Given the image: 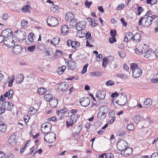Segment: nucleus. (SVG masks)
I'll use <instances>...</instances> for the list:
<instances>
[{"instance_id": "8fccbe9b", "label": "nucleus", "mask_w": 158, "mask_h": 158, "mask_svg": "<svg viewBox=\"0 0 158 158\" xmlns=\"http://www.w3.org/2000/svg\"><path fill=\"white\" fill-rule=\"evenodd\" d=\"M66 127H71L75 123H74V122H73L72 120H70L69 119V121H67L66 122Z\"/></svg>"}, {"instance_id": "f3484780", "label": "nucleus", "mask_w": 158, "mask_h": 158, "mask_svg": "<svg viewBox=\"0 0 158 158\" xmlns=\"http://www.w3.org/2000/svg\"><path fill=\"white\" fill-rule=\"evenodd\" d=\"M106 93L103 90H98L97 91L96 96L98 99H103L105 98Z\"/></svg>"}, {"instance_id": "0eeeda50", "label": "nucleus", "mask_w": 158, "mask_h": 158, "mask_svg": "<svg viewBox=\"0 0 158 158\" xmlns=\"http://www.w3.org/2000/svg\"><path fill=\"white\" fill-rule=\"evenodd\" d=\"M79 102L81 106L84 107H86L89 105L90 100L87 97H84L80 99Z\"/></svg>"}, {"instance_id": "bb28decb", "label": "nucleus", "mask_w": 158, "mask_h": 158, "mask_svg": "<svg viewBox=\"0 0 158 158\" xmlns=\"http://www.w3.org/2000/svg\"><path fill=\"white\" fill-rule=\"evenodd\" d=\"M60 38L56 36L53 38L52 40H50V43L53 45H56L59 42Z\"/></svg>"}, {"instance_id": "c85d7f7f", "label": "nucleus", "mask_w": 158, "mask_h": 158, "mask_svg": "<svg viewBox=\"0 0 158 158\" xmlns=\"http://www.w3.org/2000/svg\"><path fill=\"white\" fill-rule=\"evenodd\" d=\"M19 36V39L22 40H25L26 37V34L23 31H20L18 34Z\"/></svg>"}, {"instance_id": "f704fd0d", "label": "nucleus", "mask_w": 158, "mask_h": 158, "mask_svg": "<svg viewBox=\"0 0 158 158\" xmlns=\"http://www.w3.org/2000/svg\"><path fill=\"white\" fill-rule=\"evenodd\" d=\"M69 23L70 26H71L73 28L74 26H76L77 23L76 22L77 21L75 19L73 18L70 20H69Z\"/></svg>"}, {"instance_id": "bf43d9fd", "label": "nucleus", "mask_w": 158, "mask_h": 158, "mask_svg": "<svg viewBox=\"0 0 158 158\" xmlns=\"http://www.w3.org/2000/svg\"><path fill=\"white\" fill-rule=\"evenodd\" d=\"M135 51V52L139 55H141L142 54V50L140 49V48L139 47V48H136Z\"/></svg>"}, {"instance_id": "1a4fd4ad", "label": "nucleus", "mask_w": 158, "mask_h": 158, "mask_svg": "<svg viewBox=\"0 0 158 158\" xmlns=\"http://www.w3.org/2000/svg\"><path fill=\"white\" fill-rule=\"evenodd\" d=\"M13 31L9 28H7L2 31L1 35L5 39H8L7 37L13 35Z\"/></svg>"}, {"instance_id": "4468645a", "label": "nucleus", "mask_w": 158, "mask_h": 158, "mask_svg": "<svg viewBox=\"0 0 158 158\" xmlns=\"http://www.w3.org/2000/svg\"><path fill=\"white\" fill-rule=\"evenodd\" d=\"M133 34L131 32H127L125 35L124 38V40L125 42H127L133 40Z\"/></svg>"}, {"instance_id": "7ed1b4c3", "label": "nucleus", "mask_w": 158, "mask_h": 158, "mask_svg": "<svg viewBox=\"0 0 158 158\" xmlns=\"http://www.w3.org/2000/svg\"><path fill=\"white\" fill-rule=\"evenodd\" d=\"M52 127L51 124L48 122H47L42 124L41 130L44 134L49 133L48 132L51 130Z\"/></svg>"}, {"instance_id": "58836bf2", "label": "nucleus", "mask_w": 158, "mask_h": 158, "mask_svg": "<svg viewBox=\"0 0 158 158\" xmlns=\"http://www.w3.org/2000/svg\"><path fill=\"white\" fill-rule=\"evenodd\" d=\"M141 118V117L139 115L135 116L133 117L132 119L135 123H137L140 120L139 119Z\"/></svg>"}, {"instance_id": "338daca9", "label": "nucleus", "mask_w": 158, "mask_h": 158, "mask_svg": "<svg viewBox=\"0 0 158 158\" xmlns=\"http://www.w3.org/2000/svg\"><path fill=\"white\" fill-rule=\"evenodd\" d=\"M30 119V116L28 115H26L24 116V120L25 123H27Z\"/></svg>"}, {"instance_id": "69168bd1", "label": "nucleus", "mask_w": 158, "mask_h": 158, "mask_svg": "<svg viewBox=\"0 0 158 158\" xmlns=\"http://www.w3.org/2000/svg\"><path fill=\"white\" fill-rule=\"evenodd\" d=\"M124 7V4L122 3L121 4H120L116 8V9L117 10H120L123 8Z\"/></svg>"}, {"instance_id": "dca6fc26", "label": "nucleus", "mask_w": 158, "mask_h": 158, "mask_svg": "<svg viewBox=\"0 0 158 158\" xmlns=\"http://www.w3.org/2000/svg\"><path fill=\"white\" fill-rule=\"evenodd\" d=\"M8 142L11 146H14L16 143L17 142L16 136L15 134H13L10 137Z\"/></svg>"}, {"instance_id": "473e14b6", "label": "nucleus", "mask_w": 158, "mask_h": 158, "mask_svg": "<svg viewBox=\"0 0 158 158\" xmlns=\"http://www.w3.org/2000/svg\"><path fill=\"white\" fill-rule=\"evenodd\" d=\"M6 125L5 123L0 124V131L4 132L6 131Z\"/></svg>"}, {"instance_id": "37998d69", "label": "nucleus", "mask_w": 158, "mask_h": 158, "mask_svg": "<svg viewBox=\"0 0 158 158\" xmlns=\"http://www.w3.org/2000/svg\"><path fill=\"white\" fill-rule=\"evenodd\" d=\"M104 58H106V61L108 63L111 62L114 60V57L111 56H108V57H104Z\"/></svg>"}, {"instance_id": "4c0bfd02", "label": "nucleus", "mask_w": 158, "mask_h": 158, "mask_svg": "<svg viewBox=\"0 0 158 158\" xmlns=\"http://www.w3.org/2000/svg\"><path fill=\"white\" fill-rule=\"evenodd\" d=\"M21 26L23 28H25L27 27L28 23L27 20L25 19H23L21 21Z\"/></svg>"}, {"instance_id": "6e6d98bb", "label": "nucleus", "mask_w": 158, "mask_h": 158, "mask_svg": "<svg viewBox=\"0 0 158 158\" xmlns=\"http://www.w3.org/2000/svg\"><path fill=\"white\" fill-rule=\"evenodd\" d=\"M80 45V43L77 41H72V47L74 48L76 46L78 47Z\"/></svg>"}, {"instance_id": "7c9ffc66", "label": "nucleus", "mask_w": 158, "mask_h": 158, "mask_svg": "<svg viewBox=\"0 0 158 158\" xmlns=\"http://www.w3.org/2000/svg\"><path fill=\"white\" fill-rule=\"evenodd\" d=\"M66 68V66L64 65L62 66L61 67L58 68L57 70V73L60 75L62 74Z\"/></svg>"}, {"instance_id": "a18cd8bd", "label": "nucleus", "mask_w": 158, "mask_h": 158, "mask_svg": "<svg viewBox=\"0 0 158 158\" xmlns=\"http://www.w3.org/2000/svg\"><path fill=\"white\" fill-rule=\"evenodd\" d=\"M31 7L30 5H26L24 6L22 8V10L23 12H25L29 11L30 9H31Z\"/></svg>"}, {"instance_id": "2f4dec72", "label": "nucleus", "mask_w": 158, "mask_h": 158, "mask_svg": "<svg viewBox=\"0 0 158 158\" xmlns=\"http://www.w3.org/2000/svg\"><path fill=\"white\" fill-rule=\"evenodd\" d=\"M46 91V89L43 87L39 88L37 90V93L40 95L44 94Z\"/></svg>"}, {"instance_id": "5fc2aeb1", "label": "nucleus", "mask_w": 158, "mask_h": 158, "mask_svg": "<svg viewBox=\"0 0 158 158\" xmlns=\"http://www.w3.org/2000/svg\"><path fill=\"white\" fill-rule=\"evenodd\" d=\"M36 46L35 45L32 46L28 47L27 48V50L29 52H32L36 49Z\"/></svg>"}, {"instance_id": "423d86ee", "label": "nucleus", "mask_w": 158, "mask_h": 158, "mask_svg": "<svg viewBox=\"0 0 158 158\" xmlns=\"http://www.w3.org/2000/svg\"><path fill=\"white\" fill-rule=\"evenodd\" d=\"M128 145L127 142L125 140L121 139L118 142L117 148L122 152L127 147Z\"/></svg>"}, {"instance_id": "a211bd4d", "label": "nucleus", "mask_w": 158, "mask_h": 158, "mask_svg": "<svg viewBox=\"0 0 158 158\" xmlns=\"http://www.w3.org/2000/svg\"><path fill=\"white\" fill-rule=\"evenodd\" d=\"M49 104L53 108L57 106L58 102L57 99L55 97H54L49 102Z\"/></svg>"}, {"instance_id": "ddd939ff", "label": "nucleus", "mask_w": 158, "mask_h": 158, "mask_svg": "<svg viewBox=\"0 0 158 158\" xmlns=\"http://www.w3.org/2000/svg\"><path fill=\"white\" fill-rule=\"evenodd\" d=\"M68 84L67 83L61 82L58 85V88L59 90L64 91L68 89Z\"/></svg>"}, {"instance_id": "6ab92c4d", "label": "nucleus", "mask_w": 158, "mask_h": 158, "mask_svg": "<svg viewBox=\"0 0 158 158\" xmlns=\"http://www.w3.org/2000/svg\"><path fill=\"white\" fill-rule=\"evenodd\" d=\"M143 54L144 57L147 59H152L153 58L154 53L148 49Z\"/></svg>"}, {"instance_id": "9b49d317", "label": "nucleus", "mask_w": 158, "mask_h": 158, "mask_svg": "<svg viewBox=\"0 0 158 158\" xmlns=\"http://www.w3.org/2000/svg\"><path fill=\"white\" fill-rule=\"evenodd\" d=\"M86 22L85 21L79 22L77 23L75 27L77 31H80L85 27Z\"/></svg>"}, {"instance_id": "0e129e2a", "label": "nucleus", "mask_w": 158, "mask_h": 158, "mask_svg": "<svg viewBox=\"0 0 158 158\" xmlns=\"http://www.w3.org/2000/svg\"><path fill=\"white\" fill-rule=\"evenodd\" d=\"M92 3V2H91L87 1L85 2V5L86 7L89 8Z\"/></svg>"}, {"instance_id": "aec40b11", "label": "nucleus", "mask_w": 158, "mask_h": 158, "mask_svg": "<svg viewBox=\"0 0 158 158\" xmlns=\"http://www.w3.org/2000/svg\"><path fill=\"white\" fill-rule=\"evenodd\" d=\"M68 65L70 69L74 70L76 68V62L72 60H70L68 61Z\"/></svg>"}, {"instance_id": "393cba45", "label": "nucleus", "mask_w": 158, "mask_h": 158, "mask_svg": "<svg viewBox=\"0 0 158 158\" xmlns=\"http://www.w3.org/2000/svg\"><path fill=\"white\" fill-rule=\"evenodd\" d=\"M24 78L23 75L21 74H19L16 77L15 81L17 83L20 84L23 81Z\"/></svg>"}, {"instance_id": "79ce46f5", "label": "nucleus", "mask_w": 158, "mask_h": 158, "mask_svg": "<svg viewBox=\"0 0 158 158\" xmlns=\"http://www.w3.org/2000/svg\"><path fill=\"white\" fill-rule=\"evenodd\" d=\"M90 74L92 76L95 77L101 76L102 75V73L100 72L96 71L95 72H92L90 73Z\"/></svg>"}, {"instance_id": "774afa93", "label": "nucleus", "mask_w": 158, "mask_h": 158, "mask_svg": "<svg viewBox=\"0 0 158 158\" xmlns=\"http://www.w3.org/2000/svg\"><path fill=\"white\" fill-rule=\"evenodd\" d=\"M150 158H158V152L153 153L151 155Z\"/></svg>"}, {"instance_id": "4d7b16f0", "label": "nucleus", "mask_w": 158, "mask_h": 158, "mask_svg": "<svg viewBox=\"0 0 158 158\" xmlns=\"http://www.w3.org/2000/svg\"><path fill=\"white\" fill-rule=\"evenodd\" d=\"M116 41V39L114 37H110L109 38V41L110 43L113 44Z\"/></svg>"}, {"instance_id": "72a5a7b5", "label": "nucleus", "mask_w": 158, "mask_h": 158, "mask_svg": "<svg viewBox=\"0 0 158 158\" xmlns=\"http://www.w3.org/2000/svg\"><path fill=\"white\" fill-rule=\"evenodd\" d=\"M146 17H142L139 19L138 22V24L139 25H142L144 27V23H145L146 19H145Z\"/></svg>"}, {"instance_id": "a878e982", "label": "nucleus", "mask_w": 158, "mask_h": 158, "mask_svg": "<svg viewBox=\"0 0 158 158\" xmlns=\"http://www.w3.org/2000/svg\"><path fill=\"white\" fill-rule=\"evenodd\" d=\"M86 46H88L89 47H93L94 45H91L90 44H93L95 41V40L94 38H90L89 39L86 40Z\"/></svg>"}, {"instance_id": "ea45409f", "label": "nucleus", "mask_w": 158, "mask_h": 158, "mask_svg": "<svg viewBox=\"0 0 158 158\" xmlns=\"http://www.w3.org/2000/svg\"><path fill=\"white\" fill-rule=\"evenodd\" d=\"M140 48V49H141L142 50V54H143L146 51L148 50V49L147 46L145 44L141 46Z\"/></svg>"}, {"instance_id": "3c124183", "label": "nucleus", "mask_w": 158, "mask_h": 158, "mask_svg": "<svg viewBox=\"0 0 158 158\" xmlns=\"http://www.w3.org/2000/svg\"><path fill=\"white\" fill-rule=\"evenodd\" d=\"M126 128L128 130L131 131H133L134 129V125L132 124L127 125Z\"/></svg>"}, {"instance_id": "c756f323", "label": "nucleus", "mask_w": 158, "mask_h": 158, "mask_svg": "<svg viewBox=\"0 0 158 158\" xmlns=\"http://www.w3.org/2000/svg\"><path fill=\"white\" fill-rule=\"evenodd\" d=\"M78 115H79L77 114H73L70 116L69 119L75 123L77 121L78 117H79Z\"/></svg>"}, {"instance_id": "13d9d810", "label": "nucleus", "mask_w": 158, "mask_h": 158, "mask_svg": "<svg viewBox=\"0 0 158 158\" xmlns=\"http://www.w3.org/2000/svg\"><path fill=\"white\" fill-rule=\"evenodd\" d=\"M116 31L115 30H110V34L112 37H115L116 35Z\"/></svg>"}, {"instance_id": "2eb2a0df", "label": "nucleus", "mask_w": 158, "mask_h": 158, "mask_svg": "<svg viewBox=\"0 0 158 158\" xmlns=\"http://www.w3.org/2000/svg\"><path fill=\"white\" fill-rule=\"evenodd\" d=\"M101 108H103L104 109L103 110V111L101 113H98V115H101V119H103V118H106V114L107 113L109 109L107 106L105 105L103 106H102L101 107Z\"/></svg>"}, {"instance_id": "cd10ccee", "label": "nucleus", "mask_w": 158, "mask_h": 158, "mask_svg": "<svg viewBox=\"0 0 158 158\" xmlns=\"http://www.w3.org/2000/svg\"><path fill=\"white\" fill-rule=\"evenodd\" d=\"M152 99L149 98H147L145 101H144V106L145 107H148L152 104Z\"/></svg>"}, {"instance_id": "39448f33", "label": "nucleus", "mask_w": 158, "mask_h": 158, "mask_svg": "<svg viewBox=\"0 0 158 158\" xmlns=\"http://www.w3.org/2000/svg\"><path fill=\"white\" fill-rule=\"evenodd\" d=\"M127 102V98L126 94L122 93L119 99L115 102L118 105L122 106L124 105Z\"/></svg>"}, {"instance_id": "e2e57ef3", "label": "nucleus", "mask_w": 158, "mask_h": 158, "mask_svg": "<svg viewBox=\"0 0 158 158\" xmlns=\"http://www.w3.org/2000/svg\"><path fill=\"white\" fill-rule=\"evenodd\" d=\"M105 158H114L113 155L111 153H106Z\"/></svg>"}, {"instance_id": "f8f14e48", "label": "nucleus", "mask_w": 158, "mask_h": 158, "mask_svg": "<svg viewBox=\"0 0 158 158\" xmlns=\"http://www.w3.org/2000/svg\"><path fill=\"white\" fill-rule=\"evenodd\" d=\"M123 150L121 152V154L123 155L125 157H127L131 154L132 152V148L127 147Z\"/></svg>"}, {"instance_id": "412c9836", "label": "nucleus", "mask_w": 158, "mask_h": 158, "mask_svg": "<svg viewBox=\"0 0 158 158\" xmlns=\"http://www.w3.org/2000/svg\"><path fill=\"white\" fill-rule=\"evenodd\" d=\"M69 28L67 25H64L61 27V33L63 35L67 34L69 32Z\"/></svg>"}, {"instance_id": "e433bc0d", "label": "nucleus", "mask_w": 158, "mask_h": 158, "mask_svg": "<svg viewBox=\"0 0 158 158\" xmlns=\"http://www.w3.org/2000/svg\"><path fill=\"white\" fill-rule=\"evenodd\" d=\"M37 111V110L35 109L33 107H30L29 108V114H35Z\"/></svg>"}, {"instance_id": "49530a36", "label": "nucleus", "mask_w": 158, "mask_h": 158, "mask_svg": "<svg viewBox=\"0 0 158 158\" xmlns=\"http://www.w3.org/2000/svg\"><path fill=\"white\" fill-rule=\"evenodd\" d=\"M59 8V6L57 5H55L54 4L53 5V6L51 7L50 9L51 10L55 12L57 10H58Z\"/></svg>"}, {"instance_id": "de8ad7c7", "label": "nucleus", "mask_w": 158, "mask_h": 158, "mask_svg": "<svg viewBox=\"0 0 158 158\" xmlns=\"http://www.w3.org/2000/svg\"><path fill=\"white\" fill-rule=\"evenodd\" d=\"M34 34L32 33H29L28 35V40L31 42H32L33 41V36Z\"/></svg>"}, {"instance_id": "4be33fe9", "label": "nucleus", "mask_w": 158, "mask_h": 158, "mask_svg": "<svg viewBox=\"0 0 158 158\" xmlns=\"http://www.w3.org/2000/svg\"><path fill=\"white\" fill-rule=\"evenodd\" d=\"M151 19V18L150 16L146 17L145 19H146V21L145 22L146 23H144V27H148L152 23V21Z\"/></svg>"}, {"instance_id": "6e6552de", "label": "nucleus", "mask_w": 158, "mask_h": 158, "mask_svg": "<svg viewBox=\"0 0 158 158\" xmlns=\"http://www.w3.org/2000/svg\"><path fill=\"white\" fill-rule=\"evenodd\" d=\"M14 105L11 102H4L2 104V107H3L6 110L11 111Z\"/></svg>"}, {"instance_id": "b1692460", "label": "nucleus", "mask_w": 158, "mask_h": 158, "mask_svg": "<svg viewBox=\"0 0 158 158\" xmlns=\"http://www.w3.org/2000/svg\"><path fill=\"white\" fill-rule=\"evenodd\" d=\"M74 18L73 14L71 12H69L67 13L65 16V19L68 22L73 19Z\"/></svg>"}, {"instance_id": "c9c22d12", "label": "nucleus", "mask_w": 158, "mask_h": 158, "mask_svg": "<svg viewBox=\"0 0 158 158\" xmlns=\"http://www.w3.org/2000/svg\"><path fill=\"white\" fill-rule=\"evenodd\" d=\"M54 97H52V94H47L44 97V99L47 101L49 102L52 98Z\"/></svg>"}, {"instance_id": "f03ea898", "label": "nucleus", "mask_w": 158, "mask_h": 158, "mask_svg": "<svg viewBox=\"0 0 158 158\" xmlns=\"http://www.w3.org/2000/svg\"><path fill=\"white\" fill-rule=\"evenodd\" d=\"M56 135L53 132H50L44 135V139L47 142L49 143H52L56 140Z\"/></svg>"}, {"instance_id": "864d4df0", "label": "nucleus", "mask_w": 158, "mask_h": 158, "mask_svg": "<svg viewBox=\"0 0 158 158\" xmlns=\"http://www.w3.org/2000/svg\"><path fill=\"white\" fill-rule=\"evenodd\" d=\"M144 10V9L141 6H139L137 8L138 15L139 16Z\"/></svg>"}, {"instance_id": "5701e85b", "label": "nucleus", "mask_w": 158, "mask_h": 158, "mask_svg": "<svg viewBox=\"0 0 158 158\" xmlns=\"http://www.w3.org/2000/svg\"><path fill=\"white\" fill-rule=\"evenodd\" d=\"M141 35L139 33H137L133 36V41L135 42H138L141 40Z\"/></svg>"}, {"instance_id": "20e7f679", "label": "nucleus", "mask_w": 158, "mask_h": 158, "mask_svg": "<svg viewBox=\"0 0 158 158\" xmlns=\"http://www.w3.org/2000/svg\"><path fill=\"white\" fill-rule=\"evenodd\" d=\"M47 23L48 26L50 27H55L58 24L57 19L54 17L49 16L47 19Z\"/></svg>"}, {"instance_id": "052dcab7", "label": "nucleus", "mask_w": 158, "mask_h": 158, "mask_svg": "<svg viewBox=\"0 0 158 158\" xmlns=\"http://www.w3.org/2000/svg\"><path fill=\"white\" fill-rule=\"evenodd\" d=\"M114 82L111 80H109L107 81L106 83V84L107 86H112L114 85Z\"/></svg>"}, {"instance_id": "c03bdc74", "label": "nucleus", "mask_w": 158, "mask_h": 158, "mask_svg": "<svg viewBox=\"0 0 158 158\" xmlns=\"http://www.w3.org/2000/svg\"><path fill=\"white\" fill-rule=\"evenodd\" d=\"M38 48L41 50H44L46 48V46L44 44H39L37 46Z\"/></svg>"}, {"instance_id": "09e8293b", "label": "nucleus", "mask_w": 158, "mask_h": 158, "mask_svg": "<svg viewBox=\"0 0 158 158\" xmlns=\"http://www.w3.org/2000/svg\"><path fill=\"white\" fill-rule=\"evenodd\" d=\"M4 39H5V40L3 41V43L5 45H6V46L9 48H11L13 47V45H10L9 44V41H10V40H7V39H5L4 38Z\"/></svg>"}, {"instance_id": "680f3d73", "label": "nucleus", "mask_w": 158, "mask_h": 158, "mask_svg": "<svg viewBox=\"0 0 158 158\" xmlns=\"http://www.w3.org/2000/svg\"><path fill=\"white\" fill-rule=\"evenodd\" d=\"M88 65V64H86L83 66L82 70L81 71L82 74H84L86 72L87 68Z\"/></svg>"}, {"instance_id": "603ef678", "label": "nucleus", "mask_w": 158, "mask_h": 158, "mask_svg": "<svg viewBox=\"0 0 158 158\" xmlns=\"http://www.w3.org/2000/svg\"><path fill=\"white\" fill-rule=\"evenodd\" d=\"M8 92V99H10L12 98L13 94V89H10V90H9Z\"/></svg>"}, {"instance_id": "9d476101", "label": "nucleus", "mask_w": 158, "mask_h": 158, "mask_svg": "<svg viewBox=\"0 0 158 158\" xmlns=\"http://www.w3.org/2000/svg\"><path fill=\"white\" fill-rule=\"evenodd\" d=\"M23 50V48L20 45H16L12 48V53L13 54L18 55Z\"/></svg>"}, {"instance_id": "f257e3e1", "label": "nucleus", "mask_w": 158, "mask_h": 158, "mask_svg": "<svg viewBox=\"0 0 158 158\" xmlns=\"http://www.w3.org/2000/svg\"><path fill=\"white\" fill-rule=\"evenodd\" d=\"M130 68L132 70V76L134 78H138L142 75V70L140 68L138 67L136 64H131Z\"/></svg>"}, {"instance_id": "a19ab883", "label": "nucleus", "mask_w": 158, "mask_h": 158, "mask_svg": "<svg viewBox=\"0 0 158 158\" xmlns=\"http://www.w3.org/2000/svg\"><path fill=\"white\" fill-rule=\"evenodd\" d=\"M116 76L125 79H128L129 77L126 74H117Z\"/></svg>"}]
</instances>
